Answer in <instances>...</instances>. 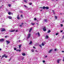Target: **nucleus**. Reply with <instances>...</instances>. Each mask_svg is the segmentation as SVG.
<instances>
[{
  "instance_id": "obj_1",
  "label": "nucleus",
  "mask_w": 64,
  "mask_h": 64,
  "mask_svg": "<svg viewBox=\"0 0 64 64\" xmlns=\"http://www.w3.org/2000/svg\"><path fill=\"white\" fill-rule=\"evenodd\" d=\"M0 31L2 32H4V31H5L6 30H5V29L4 28H2L0 29Z\"/></svg>"
},
{
  "instance_id": "obj_2",
  "label": "nucleus",
  "mask_w": 64,
  "mask_h": 64,
  "mask_svg": "<svg viewBox=\"0 0 64 64\" xmlns=\"http://www.w3.org/2000/svg\"><path fill=\"white\" fill-rule=\"evenodd\" d=\"M30 37H31V34H28V37L27 38V39H29V38Z\"/></svg>"
},
{
  "instance_id": "obj_3",
  "label": "nucleus",
  "mask_w": 64,
  "mask_h": 64,
  "mask_svg": "<svg viewBox=\"0 0 64 64\" xmlns=\"http://www.w3.org/2000/svg\"><path fill=\"white\" fill-rule=\"evenodd\" d=\"M42 30L44 31H46V27L44 26V28H42Z\"/></svg>"
},
{
  "instance_id": "obj_4",
  "label": "nucleus",
  "mask_w": 64,
  "mask_h": 64,
  "mask_svg": "<svg viewBox=\"0 0 64 64\" xmlns=\"http://www.w3.org/2000/svg\"><path fill=\"white\" fill-rule=\"evenodd\" d=\"M4 39L3 38H2L0 40V42H3V41H4Z\"/></svg>"
},
{
  "instance_id": "obj_5",
  "label": "nucleus",
  "mask_w": 64,
  "mask_h": 64,
  "mask_svg": "<svg viewBox=\"0 0 64 64\" xmlns=\"http://www.w3.org/2000/svg\"><path fill=\"white\" fill-rule=\"evenodd\" d=\"M5 56H6V54H4V55H3L2 57V58H1V59H2L3 57H5Z\"/></svg>"
},
{
  "instance_id": "obj_6",
  "label": "nucleus",
  "mask_w": 64,
  "mask_h": 64,
  "mask_svg": "<svg viewBox=\"0 0 64 64\" xmlns=\"http://www.w3.org/2000/svg\"><path fill=\"white\" fill-rule=\"evenodd\" d=\"M6 42H7V44H9L10 43V42H9V41L7 40H6Z\"/></svg>"
},
{
  "instance_id": "obj_7",
  "label": "nucleus",
  "mask_w": 64,
  "mask_h": 64,
  "mask_svg": "<svg viewBox=\"0 0 64 64\" xmlns=\"http://www.w3.org/2000/svg\"><path fill=\"white\" fill-rule=\"evenodd\" d=\"M8 18L9 19H11L12 18V17L10 16H8Z\"/></svg>"
},
{
  "instance_id": "obj_8",
  "label": "nucleus",
  "mask_w": 64,
  "mask_h": 64,
  "mask_svg": "<svg viewBox=\"0 0 64 64\" xmlns=\"http://www.w3.org/2000/svg\"><path fill=\"white\" fill-rule=\"evenodd\" d=\"M32 29H33V28H32L30 29V30L29 31L30 33V32H31V30H32Z\"/></svg>"
},
{
  "instance_id": "obj_9",
  "label": "nucleus",
  "mask_w": 64,
  "mask_h": 64,
  "mask_svg": "<svg viewBox=\"0 0 64 64\" xmlns=\"http://www.w3.org/2000/svg\"><path fill=\"white\" fill-rule=\"evenodd\" d=\"M61 60V59H59L57 60V62L58 63H59V62Z\"/></svg>"
},
{
  "instance_id": "obj_10",
  "label": "nucleus",
  "mask_w": 64,
  "mask_h": 64,
  "mask_svg": "<svg viewBox=\"0 0 64 64\" xmlns=\"http://www.w3.org/2000/svg\"><path fill=\"white\" fill-rule=\"evenodd\" d=\"M38 37H40V33H39V32H38Z\"/></svg>"
},
{
  "instance_id": "obj_11",
  "label": "nucleus",
  "mask_w": 64,
  "mask_h": 64,
  "mask_svg": "<svg viewBox=\"0 0 64 64\" xmlns=\"http://www.w3.org/2000/svg\"><path fill=\"white\" fill-rule=\"evenodd\" d=\"M52 49H51L50 50V51H49L48 52L50 53H51L52 51Z\"/></svg>"
},
{
  "instance_id": "obj_12",
  "label": "nucleus",
  "mask_w": 64,
  "mask_h": 64,
  "mask_svg": "<svg viewBox=\"0 0 64 64\" xmlns=\"http://www.w3.org/2000/svg\"><path fill=\"white\" fill-rule=\"evenodd\" d=\"M21 46H22V45L21 44H20L19 45V47L20 49L21 48Z\"/></svg>"
},
{
  "instance_id": "obj_13",
  "label": "nucleus",
  "mask_w": 64,
  "mask_h": 64,
  "mask_svg": "<svg viewBox=\"0 0 64 64\" xmlns=\"http://www.w3.org/2000/svg\"><path fill=\"white\" fill-rule=\"evenodd\" d=\"M49 38V36H48V35H46V39H48Z\"/></svg>"
},
{
  "instance_id": "obj_14",
  "label": "nucleus",
  "mask_w": 64,
  "mask_h": 64,
  "mask_svg": "<svg viewBox=\"0 0 64 64\" xmlns=\"http://www.w3.org/2000/svg\"><path fill=\"white\" fill-rule=\"evenodd\" d=\"M32 43H33V42H32V41H30V43L29 44H32Z\"/></svg>"
},
{
  "instance_id": "obj_15",
  "label": "nucleus",
  "mask_w": 64,
  "mask_h": 64,
  "mask_svg": "<svg viewBox=\"0 0 64 64\" xmlns=\"http://www.w3.org/2000/svg\"><path fill=\"white\" fill-rule=\"evenodd\" d=\"M54 18L55 19H57V16H54Z\"/></svg>"
},
{
  "instance_id": "obj_16",
  "label": "nucleus",
  "mask_w": 64,
  "mask_h": 64,
  "mask_svg": "<svg viewBox=\"0 0 64 64\" xmlns=\"http://www.w3.org/2000/svg\"><path fill=\"white\" fill-rule=\"evenodd\" d=\"M46 9H49V7H48V6H46Z\"/></svg>"
},
{
  "instance_id": "obj_17",
  "label": "nucleus",
  "mask_w": 64,
  "mask_h": 64,
  "mask_svg": "<svg viewBox=\"0 0 64 64\" xmlns=\"http://www.w3.org/2000/svg\"><path fill=\"white\" fill-rule=\"evenodd\" d=\"M22 55L23 56H25L26 55V54L25 53H22Z\"/></svg>"
},
{
  "instance_id": "obj_18",
  "label": "nucleus",
  "mask_w": 64,
  "mask_h": 64,
  "mask_svg": "<svg viewBox=\"0 0 64 64\" xmlns=\"http://www.w3.org/2000/svg\"><path fill=\"white\" fill-rule=\"evenodd\" d=\"M31 24L32 25H35V23H33V22H32L31 23Z\"/></svg>"
},
{
  "instance_id": "obj_19",
  "label": "nucleus",
  "mask_w": 64,
  "mask_h": 64,
  "mask_svg": "<svg viewBox=\"0 0 64 64\" xmlns=\"http://www.w3.org/2000/svg\"><path fill=\"white\" fill-rule=\"evenodd\" d=\"M51 32V30H49L48 32V33H50Z\"/></svg>"
},
{
  "instance_id": "obj_20",
  "label": "nucleus",
  "mask_w": 64,
  "mask_h": 64,
  "mask_svg": "<svg viewBox=\"0 0 64 64\" xmlns=\"http://www.w3.org/2000/svg\"><path fill=\"white\" fill-rule=\"evenodd\" d=\"M15 31V30H13L11 31L10 32H14V31Z\"/></svg>"
},
{
  "instance_id": "obj_21",
  "label": "nucleus",
  "mask_w": 64,
  "mask_h": 64,
  "mask_svg": "<svg viewBox=\"0 0 64 64\" xmlns=\"http://www.w3.org/2000/svg\"><path fill=\"white\" fill-rule=\"evenodd\" d=\"M46 8V7L45 6H44L43 7V9H45Z\"/></svg>"
},
{
  "instance_id": "obj_22",
  "label": "nucleus",
  "mask_w": 64,
  "mask_h": 64,
  "mask_svg": "<svg viewBox=\"0 0 64 64\" xmlns=\"http://www.w3.org/2000/svg\"><path fill=\"white\" fill-rule=\"evenodd\" d=\"M31 51L32 52H34V50L32 49L31 50Z\"/></svg>"
},
{
  "instance_id": "obj_23",
  "label": "nucleus",
  "mask_w": 64,
  "mask_h": 64,
  "mask_svg": "<svg viewBox=\"0 0 64 64\" xmlns=\"http://www.w3.org/2000/svg\"><path fill=\"white\" fill-rule=\"evenodd\" d=\"M11 12H8V14H9V15H10L11 14Z\"/></svg>"
},
{
  "instance_id": "obj_24",
  "label": "nucleus",
  "mask_w": 64,
  "mask_h": 64,
  "mask_svg": "<svg viewBox=\"0 0 64 64\" xmlns=\"http://www.w3.org/2000/svg\"><path fill=\"white\" fill-rule=\"evenodd\" d=\"M44 21L45 22H47V20L46 19H44Z\"/></svg>"
},
{
  "instance_id": "obj_25",
  "label": "nucleus",
  "mask_w": 64,
  "mask_h": 64,
  "mask_svg": "<svg viewBox=\"0 0 64 64\" xmlns=\"http://www.w3.org/2000/svg\"><path fill=\"white\" fill-rule=\"evenodd\" d=\"M24 58L23 57H22V58L21 59V60H24Z\"/></svg>"
},
{
  "instance_id": "obj_26",
  "label": "nucleus",
  "mask_w": 64,
  "mask_h": 64,
  "mask_svg": "<svg viewBox=\"0 0 64 64\" xmlns=\"http://www.w3.org/2000/svg\"><path fill=\"white\" fill-rule=\"evenodd\" d=\"M17 19L18 20H19L20 19V18L19 17H17Z\"/></svg>"
},
{
  "instance_id": "obj_27",
  "label": "nucleus",
  "mask_w": 64,
  "mask_h": 64,
  "mask_svg": "<svg viewBox=\"0 0 64 64\" xmlns=\"http://www.w3.org/2000/svg\"><path fill=\"white\" fill-rule=\"evenodd\" d=\"M24 1L26 3H27V1H26V0H24Z\"/></svg>"
},
{
  "instance_id": "obj_28",
  "label": "nucleus",
  "mask_w": 64,
  "mask_h": 64,
  "mask_svg": "<svg viewBox=\"0 0 64 64\" xmlns=\"http://www.w3.org/2000/svg\"><path fill=\"white\" fill-rule=\"evenodd\" d=\"M42 46H44V44L43 43H42Z\"/></svg>"
},
{
  "instance_id": "obj_29",
  "label": "nucleus",
  "mask_w": 64,
  "mask_h": 64,
  "mask_svg": "<svg viewBox=\"0 0 64 64\" xmlns=\"http://www.w3.org/2000/svg\"><path fill=\"white\" fill-rule=\"evenodd\" d=\"M53 13H54V14L55 13V11L54 10H52V11Z\"/></svg>"
},
{
  "instance_id": "obj_30",
  "label": "nucleus",
  "mask_w": 64,
  "mask_h": 64,
  "mask_svg": "<svg viewBox=\"0 0 64 64\" xmlns=\"http://www.w3.org/2000/svg\"><path fill=\"white\" fill-rule=\"evenodd\" d=\"M32 4V2H31V3H30L29 4V5H31Z\"/></svg>"
},
{
  "instance_id": "obj_31",
  "label": "nucleus",
  "mask_w": 64,
  "mask_h": 64,
  "mask_svg": "<svg viewBox=\"0 0 64 64\" xmlns=\"http://www.w3.org/2000/svg\"><path fill=\"white\" fill-rule=\"evenodd\" d=\"M5 58H7V56H5Z\"/></svg>"
},
{
  "instance_id": "obj_32",
  "label": "nucleus",
  "mask_w": 64,
  "mask_h": 64,
  "mask_svg": "<svg viewBox=\"0 0 64 64\" xmlns=\"http://www.w3.org/2000/svg\"><path fill=\"white\" fill-rule=\"evenodd\" d=\"M34 20H37V19H36V18H34Z\"/></svg>"
},
{
  "instance_id": "obj_33",
  "label": "nucleus",
  "mask_w": 64,
  "mask_h": 64,
  "mask_svg": "<svg viewBox=\"0 0 64 64\" xmlns=\"http://www.w3.org/2000/svg\"><path fill=\"white\" fill-rule=\"evenodd\" d=\"M21 17H22V18H23V15H22V14L21 15Z\"/></svg>"
},
{
  "instance_id": "obj_34",
  "label": "nucleus",
  "mask_w": 64,
  "mask_h": 64,
  "mask_svg": "<svg viewBox=\"0 0 64 64\" xmlns=\"http://www.w3.org/2000/svg\"><path fill=\"white\" fill-rule=\"evenodd\" d=\"M54 50L55 51H57V49H56V48H55V49H54Z\"/></svg>"
},
{
  "instance_id": "obj_35",
  "label": "nucleus",
  "mask_w": 64,
  "mask_h": 64,
  "mask_svg": "<svg viewBox=\"0 0 64 64\" xmlns=\"http://www.w3.org/2000/svg\"><path fill=\"white\" fill-rule=\"evenodd\" d=\"M21 24H22V25L23 26V24H24V23H21Z\"/></svg>"
},
{
  "instance_id": "obj_36",
  "label": "nucleus",
  "mask_w": 64,
  "mask_h": 64,
  "mask_svg": "<svg viewBox=\"0 0 64 64\" xmlns=\"http://www.w3.org/2000/svg\"><path fill=\"white\" fill-rule=\"evenodd\" d=\"M8 6L9 7H10V6H11V5L10 4H9Z\"/></svg>"
},
{
  "instance_id": "obj_37",
  "label": "nucleus",
  "mask_w": 64,
  "mask_h": 64,
  "mask_svg": "<svg viewBox=\"0 0 64 64\" xmlns=\"http://www.w3.org/2000/svg\"><path fill=\"white\" fill-rule=\"evenodd\" d=\"M58 34V33H56V35H57Z\"/></svg>"
},
{
  "instance_id": "obj_38",
  "label": "nucleus",
  "mask_w": 64,
  "mask_h": 64,
  "mask_svg": "<svg viewBox=\"0 0 64 64\" xmlns=\"http://www.w3.org/2000/svg\"><path fill=\"white\" fill-rule=\"evenodd\" d=\"M20 12L21 13H23V12H22V11H20Z\"/></svg>"
},
{
  "instance_id": "obj_39",
  "label": "nucleus",
  "mask_w": 64,
  "mask_h": 64,
  "mask_svg": "<svg viewBox=\"0 0 64 64\" xmlns=\"http://www.w3.org/2000/svg\"><path fill=\"white\" fill-rule=\"evenodd\" d=\"M43 63H45V60H43Z\"/></svg>"
},
{
  "instance_id": "obj_40",
  "label": "nucleus",
  "mask_w": 64,
  "mask_h": 64,
  "mask_svg": "<svg viewBox=\"0 0 64 64\" xmlns=\"http://www.w3.org/2000/svg\"><path fill=\"white\" fill-rule=\"evenodd\" d=\"M22 25H20V27H22Z\"/></svg>"
},
{
  "instance_id": "obj_41",
  "label": "nucleus",
  "mask_w": 64,
  "mask_h": 64,
  "mask_svg": "<svg viewBox=\"0 0 64 64\" xmlns=\"http://www.w3.org/2000/svg\"><path fill=\"white\" fill-rule=\"evenodd\" d=\"M11 58H10V59L9 60V61H10V60H11Z\"/></svg>"
},
{
  "instance_id": "obj_42",
  "label": "nucleus",
  "mask_w": 64,
  "mask_h": 64,
  "mask_svg": "<svg viewBox=\"0 0 64 64\" xmlns=\"http://www.w3.org/2000/svg\"><path fill=\"white\" fill-rule=\"evenodd\" d=\"M14 50H16V48H14Z\"/></svg>"
},
{
  "instance_id": "obj_43",
  "label": "nucleus",
  "mask_w": 64,
  "mask_h": 64,
  "mask_svg": "<svg viewBox=\"0 0 64 64\" xmlns=\"http://www.w3.org/2000/svg\"><path fill=\"white\" fill-rule=\"evenodd\" d=\"M18 51L19 52H21V50H18Z\"/></svg>"
},
{
  "instance_id": "obj_44",
  "label": "nucleus",
  "mask_w": 64,
  "mask_h": 64,
  "mask_svg": "<svg viewBox=\"0 0 64 64\" xmlns=\"http://www.w3.org/2000/svg\"><path fill=\"white\" fill-rule=\"evenodd\" d=\"M24 7H26H26H27V6H26L25 5H24Z\"/></svg>"
},
{
  "instance_id": "obj_45",
  "label": "nucleus",
  "mask_w": 64,
  "mask_h": 64,
  "mask_svg": "<svg viewBox=\"0 0 64 64\" xmlns=\"http://www.w3.org/2000/svg\"><path fill=\"white\" fill-rule=\"evenodd\" d=\"M18 32V30H16V32Z\"/></svg>"
},
{
  "instance_id": "obj_46",
  "label": "nucleus",
  "mask_w": 64,
  "mask_h": 64,
  "mask_svg": "<svg viewBox=\"0 0 64 64\" xmlns=\"http://www.w3.org/2000/svg\"><path fill=\"white\" fill-rule=\"evenodd\" d=\"M33 48H34V49L36 48H35V46H33Z\"/></svg>"
},
{
  "instance_id": "obj_47",
  "label": "nucleus",
  "mask_w": 64,
  "mask_h": 64,
  "mask_svg": "<svg viewBox=\"0 0 64 64\" xmlns=\"http://www.w3.org/2000/svg\"><path fill=\"white\" fill-rule=\"evenodd\" d=\"M39 46L40 47H42V46H41V45H39Z\"/></svg>"
},
{
  "instance_id": "obj_48",
  "label": "nucleus",
  "mask_w": 64,
  "mask_h": 64,
  "mask_svg": "<svg viewBox=\"0 0 64 64\" xmlns=\"http://www.w3.org/2000/svg\"><path fill=\"white\" fill-rule=\"evenodd\" d=\"M60 26H63V24H60Z\"/></svg>"
},
{
  "instance_id": "obj_49",
  "label": "nucleus",
  "mask_w": 64,
  "mask_h": 64,
  "mask_svg": "<svg viewBox=\"0 0 64 64\" xmlns=\"http://www.w3.org/2000/svg\"><path fill=\"white\" fill-rule=\"evenodd\" d=\"M62 53H64V51H62Z\"/></svg>"
},
{
  "instance_id": "obj_50",
  "label": "nucleus",
  "mask_w": 64,
  "mask_h": 64,
  "mask_svg": "<svg viewBox=\"0 0 64 64\" xmlns=\"http://www.w3.org/2000/svg\"><path fill=\"white\" fill-rule=\"evenodd\" d=\"M5 38H7V36H6L4 37Z\"/></svg>"
},
{
  "instance_id": "obj_51",
  "label": "nucleus",
  "mask_w": 64,
  "mask_h": 64,
  "mask_svg": "<svg viewBox=\"0 0 64 64\" xmlns=\"http://www.w3.org/2000/svg\"><path fill=\"white\" fill-rule=\"evenodd\" d=\"M45 58H46V57H47V56H46L45 57Z\"/></svg>"
},
{
  "instance_id": "obj_52",
  "label": "nucleus",
  "mask_w": 64,
  "mask_h": 64,
  "mask_svg": "<svg viewBox=\"0 0 64 64\" xmlns=\"http://www.w3.org/2000/svg\"><path fill=\"white\" fill-rule=\"evenodd\" d=\"M18 50H19L18 49H17L16 50V51H18Z\"/></svg>"
},
{
  "instance_id": "obj_53",
  "label": "nucleus",
  "mask_w": 64,
  "mask_h": 64,
  "mask_svg": "<svg viewBox=\"0 0 64 64\" xmlns=\"http://www.w3.org/2000/svg\"><path fill=\"white\" fill-rule=\"evenodd\" d=\"M19 15H18L17 17H19Z\"/></svg>"
},
{
  "instance_id": "obj_54",
  "label": "nucleus",
  "mask_w": 64,
  "mask_h": 64,
  "mask_svg": "<svg viewBox=\"0 0 64 64\" xmlns=\"http://www.w3.org/2000/svg\"><path fill=\"white\" fill-rule=\"evenodd\" d=\"M60 15H62V14L61 13H60Z\"/></svg>"
},
{
  "instance_id": "obj_55",
  "label": "nucleus",
  "mask_w": 64,
  "mask_h": 64,
  "mask_svg": "<svg viewBox=\"0 0 64 64\" xmlns=\"http://www.w3.org/2000/svg\"><path fill=\"white\" fill-rule=\"evenodd\" d=\"M61 32H63V30H61L60 31Z\"/></svg>"
},
{
  "instance_id": "obj_56",
  "label": "nucleus",
  "mask_w": 64,
  "mask_h": 64,
  "mask_svg": "<svg viewBox=\"0 0 64 64\" xmlns=\"http://www.w3.org/2000/svg\"><path fill=\"white\" fill-rule=\"evenodd\" d=\"M11 14L12 15H13V13H11Z\"/></svg>"
},
{
  "instance_id": "obj_57",
  "label": "nucleus",
  "mask_w": 64,
  "mask_h": 64,
  "mask_svg": "<svg viewBox=\"0 0 64 64\" xmlns=\"http://www.w3.org/2000/svg\"><path fill=\"white\" fill-rule=\"evenodd\" d=\"M2 6H0V8H2Z\"/></svg>"
},
{
  "instance_id": "obj_58",
  "label": "nucleus",
  "mask_w": 64,
  "mask_h": 64,
  "mask_svg": "<svg viewBox=\"0 0 64 64\" xmlns=\"http://www.w3.org/2000/svg\"><path fill=\"white\" fill-rule=\"evenodd\" d=\"M40 8H42V7H40Z\"/></svg>"
},
{
  "instance_id": "obj_59",
  "label": "nucleus",
  "mask_w": 64,
  "mask_h": 64,
  "mask_svg": "<svg viewBox=\"0 0 64 64\" xmlns=\"http://www.w3.org/2000/svg\"><path fill=\"white\" fill-rule=\"evenodd\" d=\"M18 42H20V40H18Z\"/></svg>"
},
{
  "instance_id": "obj_60",
  "label": "nucleus",
  "mask_w": 64,
  "mask_h": 64,
  "mask_svg": "<svg viewBox=\"0 0 64 64\" xmlns=\"http://www.w3.org/2000/svg\"><path fill=\"white\" fill-rule=\"evenodd\" d=\"M15 2V1H12V2Z\"/></svg>"
},
{
  "instance_id": "obj_61",
  "label": "nucleus",
  "mask_w": 64,
  "mask_h": 64,
  "mask_svg": "<svg viewBox=\"0 0 64 64\" xmlns=\"http://www.w3.org/2000/svg\"><path fill=\"white\" fill-rule=\"evenodd\" d=\"M42 10H40V11H41H41H42Z\"/></svg>"
},
{
  "instance_id": "obj_62",
  "label": "nucleus",
  "mask_w": 64,
  "mask_h": 64,
  "mask_svg": "<svg viewBox=\"0 0 64 64\" xmlns=\"http://www.w3.org/2000/svg\"><path fill=\"white\" fill-rule=\"evenodd\" d=\"M2 49L0 48V51H1V50H2Z\"/></svg>"
},
{
  "instance_id": "obj_63",
  "label": "nucleus",
  "mask_w": 64,
  "mask_h": 64,
  "mask_svg": "<svg viewBox=\"0 0 64 64\" xmlns=\"http://www.w3.org/2000/svg\"><path fill=\"white\" fill-rule=\"evenodd\" d=\"M62 61H64V59H63L62 60Z\"/></svg>"
},
{
  "instance_id": "obj_64",
  "label": "nucleus",
  "mask_w": 64,
  "mask_h": 64,
  "mask_svg": "<svg viewBox=\"0 0 64 64\" xmlns=\"http://www.w3.org/2000/svg\"><path fill=\"white\" fill-rule=\"evenodd\" d=\"M63 39H64V36L63 37Z\"/></svg>"
}]
</instances>
